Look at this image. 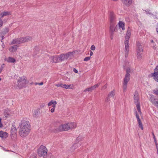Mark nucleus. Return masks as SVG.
<instances>
[{
	"instance_id": "6",
	"label": "nucleus",
	"mask_w": 158,
	"mask_h": 158,
	"mask_svg": "<svg viewBox=\"0 0 158 158\" xmlns=\"http://www.w3.org/2000/svg\"><path fill=\"white\" fill-rule=\"evenodd\" d=\"M130 74H126L123 79V92L127 91V84L130 79Z\"/></svg>"
},
{
	"instance_id": "55",
	"label": "nucleus",
	"mask_w": 158,
	"mask_h": 158,
	"mask_svg": "<svg viewBox=\"0 0 158 158\" xmlns=\"http://www.w3.org/2000/svg\"><path fill=\"white\" fill-rule=\"evenodd\" d=\"M38 84H39V83H35V85H38Z\"/></svg>"
},
{
	"instance_id": "32",
	"label": "nucleus",
	"mask_w": 158,
	"mask_h": 158,
	"mask_svg": "<svg viewBox=\"0 0 158 158\" xmlns=\"http://www.w3.org/2000/svg\"><path fill=\"white\" fill-rule=\"evenodd\" d=\"M52 108L51 109L50 111L52 113H53L55 111V108L56 107V105H53L52 106Z\"/></svg>"
},
{
	"instance_id": "44",
	"label": "nucleus",
	"mask_w": 158,
	"mask_h": 158,
	"mask_svg": "<svg viewBox=\"0 0 158 158\" xmlns=\"http://www.w3.org/2000/svg\"><path fill=\"white\" fill-rule=\"evenodd\" d=\"M2 125L1 123V119L0 118V127H2Z\"/></svg>"
},
{
	"instance_id": "50",
	"label": "nucleus",
	"mask_w": 158,
	"mask_h": 158,
	"mask_svg": "<svg viewBox=\"0 0 158 158\" xmlns=\"http://www.w3.org/2000/svg\"><path fill=\"white\" fill-rule=\"evenodd\" d=\"M93 52L91 51L90 53V56H92L93 55Z\"/></svg>"
},
{
	"instance_id": "37",
	"label": "nucleus",
	"mask_w": 158,
	"mask_h": 158,
	"mask_svg": "<svg viewBox=\"0 0 158 158\" xmlns=\"http://www.w3.org/2000/svg\"><path fill=\"white\" fill-rule=\"evenodd\" d=\"M130 72V69L129 68H128L126 69V74H130L129 73Z\"/></svg>"
},
{
	"instance_id": "15",
	"label": "nucleus",
	"mask_w": 158,
	"mask_h": 158,
	"mask_svg": "<svg viewBox=\"0 0 158 158\" xmlns=\"http://www.w3.org/2000/svg\"><path fill=\"white\" fill-rule=\"evenodd\" d=\"M143 52V47L139 42H137L136 52Z\"/></svg>"
},
{
	"instance_id": "19",
	"label": "nucleus",
	"mask_w": 158,
	"mask_h": 158,
	"mask_svg": "<svg viewBox=\"0 0 158 158\" xmlns=\"http://www.w3.org/2000/svg\"><path fill=\"white\" fill-rule=\"evenodd\" d=\"M115 19L114 14L113 12H110V20L111 22L113 23Z\"/></svg>"
},
{
	"instance_id": "34",
	"label": "nucleus",
	"mask_w": 158,
	"mask_h": 158,
	"mask_svg": "<svg viewBox=\"0 0 158 158\" xmlns=\"http://www.w3.org/2000/svg\"><path fill=\"white\" fill-rule=\"evenodd\" d=\"M153 93L154 94L158 95V89H156L153 90Z\"/></svg>"
},
{
	"instance_id": "38",
	"label": "nucleus",
	"mask_w": 158,
	"mask_h": 158,
	"mask_svg": "<svg viewBox=\"0 0 158 158\" xmlns=\"http://www.w3.org/2000/svg\"><path fill=\"white\" fill-rule=\"evenodd\" d=\"M90 48L91 49L94 51V50L95 49V46L94 45H92L91 47V48Z\"/></svg>"
},
{
	"instance_id": "7",
	"label": "nucleus",
	"mask_w": 158,
	"mask_h": 158,
	"mask_svg": "<svg viewBox=\"0 0 158 158\" xmlns=\"http://www.w3.org/2000/svg\"><path fill=\"white\" fill-rule=\"evenodd\" d=\"M47 152V148L43 145L41 146L38 150V154L40 156H44L46 155Z\"/></svg>"
},
{
	"instance_id": "41",
	"label": "nucleus",
	"mask_w": 158,
	"mask_h": 158,
	"mask_svg": "<svg viewBox=\"0 0 158 158\" xmlns=\"http://www.w3.org/2000/svg\"><path fill=\"white\" fill-rule=\"evenodd\" d=\"M107 87V86L106 85H104V86H103L101 88V89H106Z\"/></svg>"
},
{
	"instance_id": "39",
	"label": "nucleus",
	"mask_w": 158,
	"mask_h": 158,
	"mask_svg": "<svg viewBox=\"0 0 158 158\" xmlns=\"http://www.w3.org/2000/svg\"><path fill=\"white\" fill-rule=\"evenodd\" d=\"M6 113L7 114V115H10V111H6L5 112V114H6Z\"/></svg>"
},
{
	"instance_id": "20",
	"label": "nucleus",
	"mask_w": 158,
	"mask_h": 158,
	"mask_svg": "<svg viewBox=\"0 0 158 158\" xmlns=\"http://www.w3.org/2000/svg\"><path fill=\"white\" fill-rule=\"evenodd\" d=\"M73 87V84L70 85H66L65 84H62V88H64L65 89H72Z\"/></svg>"
},
{
	"instance_id": "27",
	"label": "nucleus",
	"mask_w": 158,
	"mask_h": 158,
	"mask_svg": "<svg viewBox=\"0 0 158 158\" xmlns=\"http://www.w3.org/2000/svg\"><path fill=\"white\" fill-rule=\"evenodd\" d=\"M7 61L8 62L15 63L16 61V60L13 58L9 57L7 59Z\"/></svg>"
},
{
	"instance_id": "25",
	"label": "nucleus",
	"mask_w": 158,
	"mask_h": 158,
	"mask_svg": "<svg viewBox=\"0 0 158 158\" xmlns=\"http://www.w3.org/2000/svg\"><path fill=\"white\" fill-rule=\"evenodd\" d=\"M115 28H114V27L113 26H110V32L111 34V39H112L113 38V37L112 35H113V34L114 32V31H115Z\"/></svg>"
},
{
	"instance_id": "4",
	"label": "nucleus",
	"mask_w": 158,
	"mask_h": 158,
	"mask_svg": "<svg viewBox=\"0 0 158 158\" xmlns=\"http://www.w3.org/2000/svg\"><path fill=\"white\" fill-rule=\"evenodd\" d=\"M28 83V81L24 77H19L17 83L15 85L19 89H21L24 87Z\"/></svg>"
},
{
	"instance_id": "12",
	"label": "nucleus",
	"mask_w": 158,
	"mask_h": 158,
	"mask_svg": "<svg viewBox=\"0 0 158 158\" xmlns=\"http://www.w3.org/2000/svg\"><path fill=\"white\" fill-rule=\"evenodd\" d=\"M19 46L16 45H14L13 46H10L8 48V50L11 53H14L16 52Z\"/></svg>"
},
{
	"instance_id": "46",
	"label": "nucleus",
	"mask_w": 158,
	"mask_h": 158,
	"mask_svg": "<svg viewBox=\"0 0 158 158\" xmlns=\"http://www.w3.org/2000/svg\"><path fill=\"white\" fill-rule=\"evenodd\" d=\"M153 139H154V141H156V138L155 135H154L153 136Z\"/></svg>"
},
{
	"instance_id": "42",
	"label": "nucleus",
	"mask_w": 158,
	"mask_h": 158,
	"mask_svg": "<svg viewBox=\"0 0 158 158\" xmlns=\"http://www.w3.org/2000/svg\"><path fill=\"white\" fill-rule=\"evenodd\" d=\"M73 71L76 73H78V71L75 68H74L73 69Z\"/></svg>"
},
{
	"instance_id": "9",
	"label": "nucleus",
	"mask_w": 158,
	"mask_h": 158,
	"mask_svg": "<svg viewBox=\"0 0 158 158\" xmlns=\"http://www.w3.org/2000/svg\"><path fill=\"white\" fill-rule=\"evenodd\" d=\"M60 56L57 55L50 57L51 62L53 63L59 62L60 61Z\"/></svg>"
},
{
	"instance_id": "43",
	"label": "nucleus",
	"mask_w": 158,
	"mask_h": 158,
	"mask_svg": "<svg viewBox=\"0 0 158 158\" xmlns=\"http://www.w3.org/2000/svg\"><path fill=\"white\" fill-rule=\"evenodd\" d=\"M154 142H155V144H156V148H158V144H157V141H154Z\"/></svg>"
},
{
	"instance_id": "49",
	"label": "nucleus",
	"mask_w": 158,
	"mask_h": 158,
	"mask_svg": "<svg viewBox=\"0 0 158 158\" xmlns=\"http://www.w3.org/2000/svg\"><path fill=\"white\" fill-rule=\"evenodd\" d=\"M2 149L4 150L5 151H9L8 150H7L6 149L4 148L3 147H2Z\"/></svg>"
},
{
	"instance_id": "60",
	"label": "nucleus",
	"mask_w": 158,
	"mask_h": 158,
	"mask_svg": "<svg viewBox=\"0 0 158 158\" xmlns=\"http://www.w3.org/2000/svg\"><path fill=\"white\" fill-rule=\"evenodd\" d=\"M33 158H36V157H34Z\"/></svg>"
},
{
	"instance_id": "58",
	"label": "nucleus",
	"mask_w": 158,
	"mask_h": 158,
	"mask_svg": "<svg viewBox=\"0 0 158 158\" xmlns=\"http://www.w3.org/2000/svg\"><path fill=\"white\" fill-rule=\"evenodd\" d=\"M5 117H7V115H5Z\"/></svg>"
},
{
	"instance_id": "10",
	"label": "nucleus",
	"mask_w": 158,
	"mask_h": 158,
	"mask_svg": "<svg viewBox=\"0 0 158 158\" xmlns=\"http://www.w3.org/2000/svg\"><path fill=\"white\" fill-rule=\"evenodd\" d=\"M72 54L71 52H68L65 54H62L60 56V61H63L67 59Z\"/></svg>"
},
{
	"instance_id": "29",
	"label": "nucleus",
	"mask_w": 158,
	"mask_h": 158,
	"mask_svg": "<svg viewBox=\"0 0 158 158\" xmlns=\"http://www.w3.org/2000/svg\"><path fill=\"white\" fill-rule=\"evenodd\" d=\"M115 94V90H113L109 94H108V96L110 97L113 98Z\"/></svg>"
},
{
	"instance_id": "56",
	"label": "nucleus",
	"mask_w": 158,
	"mask_h": 158,
	"mask_svg": "<svg viewBox=\"0 0 158 158\" xmlns=\"http://www.w3.org/2000/svg\"><path fill=\"white\" fill-rule=\"evenodd\" d=\"M152 134L153 136L154 135H155L153 133H152Z\"/></svg>"
},
{
	"instance_id": "31",
	"label": "nucleus",
	"mask_w": 158,
	"mask_h": 158,
	"mask_svg": "<svg viewBox=\"0 0 158 158\" xmlns=\"http://www.w3.org/2000/svg\"><path fill=\"white\" fill-rule=\"evenodd\" d=\"M105 101L106 102H109L110 101V97L108 95L105 99Z\"/></svg>"
},
{
	"instance_id": "51",
	"label": "nucleus",
	"mask_w": 158,
	"mask_h": 158,
	"mask_svg": "<svg viewBox=\"0 0 158 158\" xmlns=\"http://www.w3.org/2000/svg\"><path fill=\"white\" fill-rule=\"evenodd\" d=\"M2 69H3V68L2 67H1L0 68V73L2 72Z\"/></svg>"
},
{
	"instance_id": "40",
	"label": "nucleus",
	"mask_w": 158,
	"mask_h": 158,
	"mask_svg": "<svg viewBox=\"0 0 158 158\" xmlns=\"http://www.w3.org/2000/svg\"><path fill=\"white\" fill-rule=\"evenodd\" d=\"M3 22L2 19L0 18V27H2V26Z\"/></svg>"
},
{
	"instance_id": "36",
	"label": "nucleus",
	"mask_w": 158,
	"mask_h": 158,
	"mask_svg": "<svg viewBox=\"0 0 158 158\" xmlns=\"http://www.w3.org/2000/svg\"><path fill=\"white\" fill-rule=\"evenodd\" d=\"M151 45H152V46H153V48L155 49H156V47H155V46H154L153 45V40H152L151 41Z\"/></svg>"
},
{
	"instance_id": "57",
	"label": "nucleus",
	"mask_w": 158,
	"mask_h": 158,
	"mask_svg": "<svg viewBox=\"0 0 158 158\" xmlns=\"http://www.w3.org/2000/svg\"><path fill=\"white\" fill-rule=\"evenodd\" d=\"M1 42L2 43H3V41H2V40H1Z\"/></svg>"
},
{
	"instance_id": "8",
	"label": "nucleus",
	"mask_w": 158,
	"mask_h": 158,
	"mask_svg": "<svg viewBox=\"0 0 158 158\" xmlns=\"http://www.w3.org/2000/svg\"><path fill=\"white\" fill-rule=\"evenodd\" d=\"M23 43L22 37L17 38L13 39L11 42L10 45L16 44H19Z\"/></svg>"
},
{
	"instance_id": "16",
	"label": "nucleus",
	"mask_w": 158,
	"mask_h": 158,
	"mask_svg": "<svg viewBox=\"0 0 158 158\" xmlns=\"http://www.w3.org/2000/svg\"><path fill=\"white\" fill-rule=\"evenodd\" d=\"M150 100L151 102L155 106L157 105L158 100L156 99L153 95H151L150 98Z\"/></svg>"
},
{
	"instance_id": "14",
	"label": "nucleus",
	"mask_w": 158,
	"mask_h": 158,
	"mask_svg": "<svg viewBox=\"0 0 158 158\" xmlns=\"http://www.w3.org/2000/svg\"><path fill=\"white\" fill-rule=\"evenodd\" d=\"M17 129L15 126L13 125L10 130L11 135V137H14V135H15L16 133Z\"/></svg>"
},
{
	"instance_id": "45",
	"label": "nucleus",
	"mask_w": 158,
	"mask_h": 158,
	"mask_svg": "<svg viewBox=\"0 0 158 158\" xmlns=\"http://www.w3.org/2000/svg\"><path fill=\"white\" fill-rule=\"evenodd\" d=\"M156 30L157 32V33L158 34V24L157 26V27H156Z\"/></svg>"
},
{
	"instance_id": "22",
	"label": "nucleus",
	"mask_w": 158,
	"mask_h": 158,
	"mask_svg": "<svg viewBox=\"0 0 158 158\" xmlns=\"http://www.w3.org/2000/svg\"><path fill=\"white\" fill-rule=\"evenodd\" d=\"M124 4L127 6H130L132 3V0H122Z\"/></svg>"
},
{
	"instance_id": "26",
	"label": "nucleus",
	"mask_w": 158,
	"mask_h": 158,
	"mask_svg": "<svg viewBox=\"0 0 158 158\" xmlns=\"http://www.w3.org/2000/svg\"><path fill=\"white\" fill-rule=\"evenodd\" d=\"M39 113V111L38 110H35L33 112V116L35 117H36L38 116Z\"/></svg>"
},
{
	"instance_id": "21",
	"label": "nucleus",
	"mask_w": 158,
	"mask_h": 158,
	"mask_svg": "<svg viewBox=\"0 0 158 158\" xmlns=\"http://www.w3.org/2000/svg\"><path fill=\"white\" fill-rule=\"evenodd\" d=\"M8 136L7 133L2 131H0V137L4 139Z\"/></svg>"
},
{
	"instance_id": "28",
	"label": "nucleus",
	"mask_w": 158,
	"mask_h": 158,
	"mask_svg": "<svg viewBox=\"0 0 158 158\" xmlns=\"http://www.w3.org/2000/svg\"><path fill=\"white\" fill-rule=\"evenodd\" d=\"M57 104V102L56 101L52 100L48 104V106H50L52 105H56Z\"/></svg>"
},
{
	"instance_id": "30",
	"label": "nucleus",
	"mask_w": 158,
	"mask_h": 158,
	"mask_svg": "<svg viewBox=\"0 0 158 158\" xmlns=\"http://www.w3.org/2000/svg\"><path fill=\"white\" fill-rule=\"evenodd\" d=\"M142 52H136L137 57L138 59L139 60H140L142 59Z\"/></svg>"
},
{
	"instance_id": "17",
	"label": "nucleus",
	"mask_w": 158,
	"mask_h": 158,
	"mask_svg": "<svg viewBox=\"0 0 158 158\" xmlns=\"http://www.w3.org/2000/svg\"><path fill=\"white\" fill-rule=\"evenodd\" d=\"M11 14V12L10 11H4L0 14V16L1 18L4 16H8Z\"/></svg>"
},
{
	"instance_id": "24",
	"label": "nucleus",
	"mask_w": 158,
	"mask_h": 158,
	"mask_svg": "<svg viewBox=\"0 0 158 158\" xmlns=\"http://www.w3.org/2000/svg\"><path fill=\"white\" fill-rule=\"evenodd\" d=\"M119 26L120 28H122L123 30L125 29V27H124V23L122 21H119L118 23Z\"/></svg>"
},
{
	"instance_id": "13",
	"label": "nucleus",
	"mask_w": 158,
	"mask_h": 158,
	"mask_svg": "<svg viewBox=\"0 0 158 158\" xmlns=\"http://www.w3.org/2000/svg\"><path fill=\"white\" fill-rule=\"evenodd\" d=\"M135 114L136 115V118L137 119V122L139 125V126L142 130H143V124L141 121L140 119L139 118V116L136 111L135 112Z\"/></svg>"
},
{
	"instance_id": "5",
	"label": "nucleus",
	"mask_w": 158,
	"mask_h": 158,
	"mask_svg": "<svg viewBox=\"0 0 158 158\" xmlns=\"http://www.w3.org/2000/svg\"><path fill=\"white\" fill-rule=\"evenodd\" d=\"M134 98L135 103L136 105V106L138 110V112L140 114H141V112L140 108V104L139 102V96L138 92L135 91L134 94Z\"/></svg>"
},
{
	"instance_id": "1",
	"label": "nucleus",
	"mask_w": 158,
	"mask_h": 158,
	"mask_svg": "<svg viewBox=\"0 0 158 158\" xmlns=\"http://www.w3.org/2000/svg\"><path fill=\"white\" fill-rule=\"evenodd\" d=\"M19 134L22 137L27 136L31 131V125L26 118H24L19 123Z\"/></svg>"
},
{
	"instance_id": "59",
	"label": "nucleus",
	"mask_w": 158,
	"mask_h": 158,
	"mask_svg": "<svg viewBox=\"0 0 158 158\" xmlns=\"http://www.w3.org/2000/svg\"><path fill=\"white\" fill-rule=\"evenodd\" d=\"M1 78H0V81H1Z\"/></svg>"
},
{
	"instance_id": "52",
	"label": "nucleus",
	"mask_w": 158,
	"mask_h": 158,
	"mask_svg": "<svg viewBox=\"0 0 158 158\" xmlns=\"http://www.w3.org/2000/svg\"><path fill=\"white\" fill-rule=\"evenodd\" d=\"M4 38V37L3 36H2V40H3Z\"/></svg>"
},
{
	"instance_id": "11",
	"label": "nucleus",
	"mask_w": 158,
	"mask_h": 158,
	"mask_svg": "<svg viewBox=\"0 0 158 158\" xmlns=\"http://www.w3.org/2000/svg\"><path fill=\"white\" fill-rule=\"evenodd\" d=\"M100 83H98L97 84H96L93 86H92L90 87L87 88L84 90V92H90L92 91V90H94L96 88L98 87L100 85Z\"/></svg>"
},
{
	"instance_id": "35",
	"label": "nucleus",
	"mask_w": 158,
	"mask_h": 158,
	"mask_svg": "<svg viewBox=\"0 0 158 158\" xmlns=\"http://www.w3.org/2000/svg\"><path fill=\"white\" fill-rule=\"evenodd\" d=\"M62 84H63L60 83L57 84L55 85L57 87H62Z\"/></svg>"
},
{
	"instance_id": "47",
	"label": "nucleus",
	"mask_w": 158,
	"mask_h": 158,
	"mask_svg": "<svg viewBox=\"0 0 158 158\" xmlns=\"http://www.w3.org/2000/svg\"><path fill=\"white\" fill-rule=\"evenodd\" d=\"M2 47L3 48H4V47H5V44H4L3 42V43L2 44Z\"/></svg>"
},
{
	"instance_id": "3",
	"label": "nucleus",
	"mask_w": 158,
	"mask_h": 158,
	"mask_svg": "<svg viewBox=\"0 0 158 158\" xmlns=\"http://www.w3.org/2000/svg\"><path fill=\"white\" fill-rule=\"evenodd\" d=\"M131 35L130 30H128L127 31L126 36H125V40L124 42L125 44V55L126 57L128 56L129 51V40Z\"/></svg>"
},
{
	"instance_id": "48",
	"label": "nucleus",
	"mask_w": 158,
	"mask_h": 158,
	"mask_svg": "<svg viewBox=\"0 0 158 158\" xmlns=\"http://www.w3.org/2000/svg\"><path fill=\"white\" fill-rule=\"evenodd\" d=\"M43 82H41L40 83H39L38 84V85H43Z\"/></svg>"
},
{
	"instance_id": "18",
	"label": "nucleus",
	"mask_w": 158,
	"mask_h": 158,
	"mask_svg": "<svg viewBox=\"0 0 158 158\" xmlns=\"http://www.w3.org/2000/svg\"><path fill=\"white\" fill-rule=\"evenodd\" d=\"M22 38L23 43L28 42L30 41H31L33 39L32 37L29 36L25 37H23Z\"/></svg>"
},
{
	"instance_id": "2",
	"label": "nucleus",
	"mask_w": 158,
	"mask_h": 158,
	"mask_svg": "<svg viewBox=\"0 0 158 158\" xmlns=\"http://www.w3.org/2000/svg\"><path fill=\"white\" fill-rule=\"evenodd\" d=\"M77 127V124L74 122L67 123L61 124L57 128L58 131H66L74 129Z\"/></svg>"
},
{
	"instance_id": "53",
	"label": "nucleus",
	"mask_w": 158,
	"mask_h": 158,
	"mask_svg": "<svg viewBox=\"0 0 158 158\" xmlns=\"http://www.w3.org/2000/svg\"><path fill=\"white\" fill-rule=\"evenodd\" d=\"M79 139H80V138H79V137H78L76 139L77 140H79Z\"/></svg>"
},
{
	"instance_id": "33",
	"label": "nucleus",
	"mask_w": 158,
	"mask_h": 158,
	"mask_svg": "<svg viewBox=\"0 0 158 158\" xmlns=\"http://www.w3.org/2000/svg\"><path fill=\"white\" fill-rule=\"evenodd\" d=\"M90 56L86 57L84 58V60L85 61H87L89 60L90 59Z\"/></svg>"
},
{
	"instance_id": "54",
	"label": "nucleus",
	"mask_w": 158,
	"mask_h": 158,
	"mask_svg": "<svg viewBox=\"0 0 158 158\" xmlns=\"http://www.w3.org/2000/svg\"><path fill=\"white\" fill-rule=\"evenodd\" d=\"M156 106L157 108L158 109V103H157V105L155 106Z\"/></svg>"
},
{
	"instance_id": "23",
	"label": "nucleus",
	"mask_w": 158,
	"mask_h": 158,
	"mask_svg": "<svg viewBox=\"0 0 158 158\" xmlns=\"http://www.w3.org/2000/svg\"><path fill=\"white\" fill-rule=\"evenodd\" d=\"M81 143H74L73 145L72 146L71 148L73 149L72 150L77 148L78 147L80 146Z\"/></svg>"
}]
</instances>
